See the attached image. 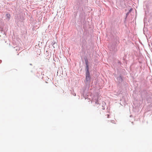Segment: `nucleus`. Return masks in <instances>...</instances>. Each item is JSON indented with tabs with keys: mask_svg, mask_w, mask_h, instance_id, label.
<instances>
[{
	"mask_svg": "<svg viewBox=\"0 0 152 152\" xmlns=\"http://www.w3.org/2000/svg\"><path fill=\"white\" fill-rule=\"evenodd\" d=\"M107 118H109V114H107Z\"/></svg>",
	"mask_w": 152,
	"mask_h": 152,
	"instance_id": "obj_6",
	"label": "nucleus"
},
{
	"mask_svg": "<svg viewBox=\"0 0 152 152\" xmlns=\"http://www.w3.org/2000/svg\"><path fill=\"white\" fill-rule=\"evenodd\" d=\"M96 103H97V104H98V102H96Z\"/></svg>",
	"mask_w": 152,
	"mask_h": 152,
	"instance_id": "obj_7",
	"label": "nucleus"
},
{
	"mask_svg": "<svg viewBox=\"0 0 152 152\" xmlns=\"http://www.w3.org/2000/svg\"><path fill=\"white\" fill-rule=\"evenodd\" d=\"M86 66L88 65V62L87 60L86 61Z\"/></svg>",
	"mask_w": 152,
	"mask_h": 152,
	"instance_id": "obj_5",
	"label": "nucleus"
},
{
	"mask_svg": "<svg viewBox=\"0 0 152 152\" xmlns=\"http://www.w3.org/2000/svg\"><path fill=\"white\" fill-rule=\"evenodd\" d=\"M108 124L109 126H112V124H115V122L113 120H111L110 121H108Z\"/></svg>",
	"mask_w": 152,
	"mask_h": 152,
	"instance_id": "obj_2",
	"label": "nucleus"
},
{
	"mask_svg": "<svg viewBox=\"0 0 152 152\" xmlns=\"http://www.w3.org/2000/svg\"><path fill=\"white\" fill-rule=\"evenodd\" d=\"M86 80L87 82H90L91 79V77L90 75V73L88 72L86 73Z\"/></svg>",
	"mask_w": 152,
	"mask_h": 152,
	"instance_id": "obj_1",
	"label": "nucleus"
},
{
	"mask_svg": "<svg viewBox=\"0 0 152 152\" xmlns=\"http://www.w3.org/2000/svg\"><path fill=\"white\" fill-rule=\"evenodd\" d=\"M86 68L87 69V71L86 72H89V67L88 65L86 66Z\"/></svg>",
	"mask_w": 152,
	"mask_h": 152,
	"instance_id": "obj_3",
	"label": "nucleus"
},
{
	"mask_svg": "<svg viewBox=\"0 0 152 152\" xmlns=\"http://www.w3.org/2000/svg\"><path fill=\"white\" fill-rule=\"evenodd\" d=\"M7 16L9 19H10V14H7L6 15Z\"/></svg>",
	"mask_w": 152,
	"mask_h": 152,
	"instance_id": "obj_4",
	"label": "nucleus"
}]
</instances>
